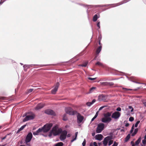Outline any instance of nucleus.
Segmentation results:
<instances>
[{"mask_svg":"<svg viewBox=\"0 0 146 146\" xmlns=\"http://www.w3.org/2000/svg\"><path fill=\"white\" fill-rule=\"evenodd\" d=\"M107 86H113L114 85V83L113 82H107Z\"/></svg>","mask_w":146,"mask_h":146,"instance_id":"58836bf2","label":"nucleus"},{"mask_svg":"<svg viewBox=\"0 0 146 146\" xmlns=\"http://www.w3.org/2000/svg\"><path fill=\"white\" fill-rule=\"evenodd\" d=\"M134 129V125L133 124L132 126L131 129L130 131V133H131L133 132Z\"/></svg>","mask_w":146,"mask_h":146,"instance_id":"f704fd0d","label":"nucleus"},{"mask_svg":"<svg viewBox=\"0 0 146 146\" xmlns=\"http://www.w3.org/2000/svg\"><path fill=\"white\" fill-rule=\"evenodd\" d=\"M35 117V115L32 113L31 115H28V114L27 116H26V117H25L23 119V122H26L29 120H32L34 119Z\"/></svg>","mask_w":146,"mask_h":146,"instance_id":"423d86ee","label":"nucleus"},{"mask_svg":"<svg viewBox=\"0 0 146 146\" xmlns=\"http://www.w3.org/2000/svg\"><path fill=\"white\" fill-rule=\"evenodd\" d=\"M97 117L94 115V116L92 118L91 121H93Z\"/></svg>","mask_w":146,"mask_h":146,"instance_id":"6e6d98bb","label":"nucleus"},{"mask_svg":"<svg viewBox=\"0 0 146 146\" xmlns=\"http://www.w3.org/2000/svg\"><path fill=\"white\" fill-rule=\"evenodd\" d=\"M33 136L32 133L31 132H29L27 135L25 139V143H27L31 141Z\"/></svg>","mask_w":146,"mask_h":146,"instance_id":"0eeeda50","label":"nucleus"},{"mask_svg":"<svg viewBox=\"0 0 146 146\" xmlns=\"http://www.w3.org/2000/svg\"><path fill=\"white\" fill-rule=\"evenodd\" d=\"M105 124L103 123H100L98 125L96 132L97 133H100L104 129Z\"/></svg>","mask_w":146,"mask_h":146,"instance_id":"39448f33","label":"nucleus"},{"mask_svg":"<svg viewBox=\"0 0 146 146\" xmlns=\"http://www.w3.org/2000/svg\"><path fill=\"white\" fill-rule=\"evenodd\" d=\"M73 137L72 139L71 140V142L72 143L73 141H74L76 140V138L74 137V136L72 137Z\"/></svg>","mask_w":146,"mask_h":146,"instance_id":"de8ad7c7","label":"nucleus"},{"mask_svg":"<svg viewBox=\"0 0 146 146\" xmlns=\"http://www.w3.org/2000/svg\"><path fill=\"white\" fill-rule=\"evenodd\" d=\"M110 136H111V137H112V139H113V133H110Z\"/></svg>","mask_w":146,"mask_h":146,"instance_id":"13d9d810","label":"nucleus"},{"mask_svg":"<svg viewBox=\"0 0 146 146\" xmlns=\"http://www.w3.org/2000/svg\"><path fill=\"white\" fill-rule=\"evenodd\" d=\"M62 120L63 121H66L67 120L68 118L66 117V114H64L63 115Z\"/></svg>","mask_w":146,"mask_h":146,"instance_id":"bb28decb","label":"nucleus"},{"mask_svg":"<svg viewBox=\"0 0 146 146\" xmlns=\"http://www.w3.org/2000/svg\"><path fill=\"white\" fill-rule=\"evenodd\" d=\"M131 82H133L137 83V84H144V83H141V82H136V81H133V80L132 81H131Z\"/></svg>","mask_w":146,"mask_h":146,"instance_id":"8fccbe9b","label":"nucleus"},{"mask_svg":"<svg viewBox=\"0 0 146 146\" xmlns=\"http://www.w3.org/2000/svg\"><path fill=\"white\" fill-rule=\"evenodd\" d=\"M138 130V129L137 128H136L135 129L133 133H132L131 134V136H135L137 133Z\"/></svg>","mask_w":146,"mask_h":146,"instance_id":"4be33fe9","label":"nucleus"},{"mask_svg":"<svg viewBox=\"0 0 146 146\" xmlns=\"http://www.w3.org/2000/svg\"><path fill=\"white\" fill-rule=\"evenodd\" d=\"M5 1V0H1L0 2V5H1Z\"/></svg>","mask_w":146,"mask_h":146,"instance_id":"0e129e2a","label":"nucleus"},{"mask_svg":"<svg viewBox=\"0 0 146 146\" xmlns=\"http://www.w3.org/2000/svg\"><path fill=\"white\" fill-rule=\"evenodd\" d=\"M100 15L99 14H95L93 17V21L94 22L96 21L98 19L100 18Z\"/></svg>","mask_w":146,"mask_h":146,"instance_id":"a211bd4d","label":"nucleus"},{"mask_svg":"<svg viewBox=\"0 0 146 146\" xmlns=\"http://www.w3.org/2000/svg\"><path fill=\"white\" fill-rule=\"evenodd\" d=\"M112 137L110 136H107L102 141L104 146H106L108 143V141L112 139Z\"/></svg>","mask_w":146,"mask_h":146,"instance_id":"9d476101","label":"nucleus"},{"mask_svg":"<svg viewBox=\"0 0 146 146\" xmlns=\"http://www.w3.org/2000/svg\"><path fill=\"white\" fill-rule=\"evenodd\" d=\"M88 64V62H86L84 63L83 64H82L80 66L82 67H86Z\"/></svg>","mask_w":146,"mask_h":146,"instance_id":"473e14b6","label":"nucleus"},{"mask_svg":"<svg viewBox=\"0 0 146 146\" xmlns=\"http://www.w3.org/2000/svg\"><path fill=\"white\" fill-rule=\"evenodd\" d=\"M102 49V45H100L97 48L96 51V55H98L101 51Z\"/></svg>","mask_w":146,"mask_h":146,"instance_id":"6ab92c4d","label":"nucleus"},{"mask_svg":"<svg viewBox=\"0 0 146 146\" xmlns=\"http://www.w3.org/2000/svg\"><path fill=\"white\" fill-rule=\"evenodd\" d=\"M99 112V111H97L96 112V114H95V115L96 116V117H97L98 116V114Z\"/></svg>","mask_w":146,"mask_h":146,"instance_id":"052dcab7","label":"nucleus"},{"mask_svg":"<svg viewBox=\"0 0 146 146\" xmlns=\"http://www.w3.org/2000/svg\"><path fill=\"white\" fill-rule=\"evenodd\" d=\"M107 106H102L99 109L98 111H100L101 110H102L103 108L105 107H107Z\"/></svg>","mask_w":146,"mask_h":146,"instance_id":"c03bdc74","label":"nucleus"},{"mask_svg":"<svg viewBox=\"0 0 146 146\" xmlns=\"http://www.w3.org/2000/svg\"><path fill=\"white\" fill-rule=\"evenodd\" d=\"M106 99V96L102 94L100 95L98 97V100L99 101L105 100Z\"/></svg>","mask_w":146,"mask_h":146,"instance_id":"4468645a","label":"nucleus"},{"mask_svg":"<svg viewBox=\"0 0 146 146\" xmlns=\"http://www.w3.org/2000/svg\"><path fill=\"white\" fill-rule=\"evenodd\" d=\"M78 134V132H76L75 133V136L74 137H75L77 138V136Z\"/></svg>","mask_w":146,"mask_h":146,"instance_id":"69168bd1","label":"nucleus"},{"mask_svg":"<svg viewBox=\"0 0 146 146\" xmlns=\"http://www.w3.org/2000/svg\"><path fill=\"white\" fill-rule=\"evenodd\" d=\"M66 113L70 115H74L77 113V111L73 110L70 107L66 108L65 109Z\"/></svg>","mask_w":146,"mask_h":146,"instance_id":"7ed1b4c3","label":"nucleus"},{"mask_svg":"<svg viewBox=\"0 0 146 146\" xmlns=\"http://www.w3.org/2000/svg\"><path fill=\"white\" fill-rule=\"evenodd\" d=\"M63 143L62 142H60L54 145V146H63Z\"/></svg>","mask_w":146,"mask_h":146,"instance_id":"393cba45","label":"nucleus"},{"mask_svg":"<svg viewBox=\"0 0 146 146\" xmlns=\"http://www.w3.org/2000/svg\"><path fill=\"white\" fill-rule=\"evenodd\" d=\"M142 143L143 145H145L146 144V140L144 139L142 140Z\"/></svg>","mask_w":146,"mask_h":146,"instance_id":"09e8293b","label":"nucleus"},{"mask_svg":"<svg viewBox=\"0 0 146 146\" xmlns=\"http://www.w3.org/2000/svg\"><path fill=\"white\" fill-rule=\"evenodd\" d=\"M118 145L117 143L115 141H114L113 144V146H117Z\"/></svg>","mask_w":146,"mask_h":146,"instance_id":"5fc2aeb1","label":"nucleus"},{"mask_svg":"<svg viewBox=\"0 0 146 146\" xmlns=\"http://www.w3.org/2000/svg\"><path fill=\"white\" fill-rule=\"evenodd\" d=\"M86 144V140L85 139H84V141L82 143V146H85Z\"/></svg>","mask_w":146,"mask_h":146,"instance_id":"a18cd8bd","label":"nucleus"},{"mask_svg":"<svg viewBox=\"0 0 146 146\" xmlns=\"http://www.w3.org/2000/svg\"><path fill=\"white\" fill-rule=\"evenodd\" d=\"M23 68H24V69L25 71H26L27 69L25 70V69L26 68H29V66L28 64H25L23 66Z\"/></svg>","mask_w":146,"mask_h":146,"instance_id":"c85d7f7f","label":"nucleus"},{"mask_svg":"<svg viewBox=\"0 0 146 146\" xmlns=\"http://www.w3.org/2000/svg\"><path fill=\"white\" fill-rule=\"evenodd\" d=\"M96 88V87H92L90 89L89 93H92L93 91Z\"/></svg>","mask_w":146,"mask_h":146,"instance_id":"7c9ffc66","label":"nucleus"},{"mask_svg":"<svg viewBox=\"0 0 146 146\" xmlns=\"http://www.w3.org/2000/svg\"><path fill=\"white\" fill-rule=\"evenodd\" d=\"M42 131H43V130L42 128H39L36 131L33 133V135H38L39 134V133Z\"/></svg>","mask_w":146,"mask_h":146,"instance_id":"f3484780","label":"nucleus"},{"mask_svg":"<svg viewBox=\"0 0 146 146\" xmlns=\"http://www.w3.org/2000/svg\"><path fill=\"white\" fill-rule=\"evenodd\" d=\"M93 145L94 146H98L97 143L95 142L93 143Z\"/></svg>","mask_w":146,"mask_h":146,"instance_id":"680f3d73","label":"nucleus"},{"mask_svg":"<svg viewBox=\"0 0 146 146\" xmlns=\"http://www.w3.org/2000/svg\"><path fill=\"white\" fill-rule=\"evenodd\" d=\"M30 112H26V113H25L23 116V117H26V116H27V115L28 114H30Z\"/></svg>","mask_w":146,"mask_h":146,"instance_id":"603ef678","label":"nucleus"},{"mask_svg":"<svg viewBox=\"0 0 146 146\" xmlns=\"http://www.w3.org/2000/svg\"><path fill=\"white\" fill-rule=\"evenodd\" d=\"M113 141L111 140L108 141V145L109 146L111 145L113 143Z\"/></svg>","mask_w":146,"mask_h":146,"instance_id":"c9c22d12","label":"nucleus"},{"mask_svg":"<svg viewBox=\"0 0 146 146\" xmlns=\"http://www.w3.org/2000/svg\"><path fill=\"white\" fill-rule=\"evenodd\" d=\"M140 122V121L138 120V121H137L136 122V123H135V125H134V126H135V127H137L138 126V124Z\"/></svg>","mask_w":146,"mask_h":146,"instance_id":"e433bc0d","label":"nucleus"},{"mask_svg":"<svg viewBox=\"0 0 146 146\" xmlns=\"http://www.w3.org/2000/svg\"><path fill=\"white\" fill-rule=\"evenodd\" d=\"M141 140V137H139L137 140L135 142V145H138L140 142Z\"/></svg>","mask_w":146,"mask_h":146,"instance_id":"5701e85b","label":"nucleus"},{"mask_svg":"<svg viewBox=\"0 0 146 146\" xmlns=\"http://www.w3.org/2000/svg\"><path fill=\"white\" fill-rule=\"evenodd\" d=\"M111 112H108L103 113V117L101 118V121L104 123H108L112 120Z\"/></svg>","mask_w":146,"mask_h":146,"instance_id":"f03ea898","label":"nucleus"},{"mask_svg":"<svg viewBox=\"0 0 146 146\" xmlns=\"http://www.w3.org/2000/svg\"><path fill=\"white\" fill-rule=\"evenodd\" d=\"M103 136L102 134H98L96 135L95 137V138L96 140L101 141L102 139Z\"/></svg>","mask_w":146,"mask_h":146,"instance_id":"dca6fc26","label":"nucleus"},{"mask_svg":"<svg viewBox=\"0 0 146 146\" xmlns=\"http://www.w3.org/2000/svg\"><path fill=\"white\" fill-rule=\"evenodd\" d=\"M59 85V82H57L56 83L54 88L51 90V92L52 94H56V92L58 89Z\"/></svg>","mask_w":146,"mask_h":146,"instance_id":"f8f14e48","label":"nucleus"},{"mask_svg":"<svg viewBox=\"0 0 146 146\" xmlns=\"http://www.w3.org/2000/svg\"><path fill=\"white\" fill-rule=\"evenodd\" d=\"M129 125V124L128 123H127L125 124V127H128Z\"/></svg>","mask_w":146,"mask_h":146,"instance_id":"774afa93","label":"nucleus"},{"mask_svg":"<svg viewBox=\"0 0 146 146\" xmlns=\"http://www.w3.org/2000/svg\"><path fill=\"white\" fill-rule=\"evenodd\" d=\"M61 134L66 137L67 134V131L66 130H64L61 133Z\"/></svg>","mask_w":146,"mask_h":146,"instance_id":"cd10ccee","label":"nucleus"},{"mask_svg":"<svg viewBox=\"0 0 146 146\" xmlns=\"http://www.w3.org/2000/svg\"><path fill=\"white\" fill-rule=\"evenodd\" d=\"M130 0H124L123 1L121 2H120L119 3H118L116 4H109L107 5H87L86 4H82L81 3H78V4L81 6H83L84 7L87 9L86 11V12L87 13L88 15V9L90 8H91V7H108L109 5H114L113 7H116L118 5H121L123 3H125L127 2H128L130 1Z\"/></svg>","mask_w":146,"mask_h":146,"instance_id":"f257e3e1","label":"nucleus"},{"mask_svg":"<svg viewBox=\"0 0 146 146\" xmlns=\"http://www.w3.org/2000/svg\"><path fill=\"white\" fill-rule=\"evenodd\" d=\"M97 27H98V29H100V22L98 21L97 23Z\"/></svg>","mask_w":146,"mask_h":146,"instance_id":"a19ab883","label":"nucleus"},{"mask_svg":"<svg viewBox=\"0 0 146 146\" xmlns=\"http://www.w3.org/2000/svg\"><path fill=\"white\" fill-rule=\"evenodd\" d=\"M86 105L87 106L90 107L92 105V104L91 103V102H88L86 103Z\"/></svg>","mask_w":146,"mask_h":146,"instance_id":"ea45409f","label":"nucleus"},{"mask_svg":"<svg viewBox=\"0 0 146 146\" xmlns=\"http://www.w3.org/2000/svg\"><path fill=\"white\" fill-rule=\"evenodd\" d=\"M96 65L99 66H103V64L102 63L98 61L96 63Z\"/></svg>","mask_w":146,"mask_h":146,"instance_id":"c756f323","label":"nucleus"},{"mask_svg":"<svg viewBox=\"0 0 146 146\" xmlns=\"http://www.w3.org/2000/svg\"><path fill=\"white\" fill-rule=\"evenodd\" d=\"M43 104L40 103L38 104L35 108V110L36 111L38 110L43 108L44 107Z\"/></svg>","mask_w":146,"mask_h":146,"instance_id":"2eb2a0df","label":"nucleus"},{"mask_svg":"<svg viewBox=\"0 0 146 146\" xmlns=\"http://www.w3.org/2000/svg\"><path fill=\"white\" fill-rule=\"evenodd\" d=\"M96 101V100L95 99H94L92 100V102H91V103L92 104H93Z\"/></svg>","mask_w":146,"mask_h":146,"instance_id":"4d7b16f0","label":"nucleus"},{"mask_svg":"<svg viewBox=\"0 0 146 146\" xmlns=\"http://www.w3.org/2000/svg\"><path fill=\"white\" fill-rule=\"evenodd\" d=\"M121 113L118 111H115L111 115V117L115 119H118L121 115Z\"/></svg>","mask_w":146,"mask_h":146,"instance_id":"6e6552de","label":"nucleus"},{"mask_svg":"<svg viewBox=\"0 0 146 146\" xmlns=\"http://www.w3.org/2000/svg\"><path fill=\"white\" fill-rule=\"evenodd\" d=\"M116 110L118 111H120L121 110V108L120 107H118L116 109Z\"/></svg>","mask_w":146,"mask_h":146,"instance_id":"3c124183","label":"nucleus"},{"mask_svg":"<svg viewBox=\"0 0 146 146\" xmlns=\"http://www.w3.org/2000/svg\"><path fill=\"white\" fill-rule=\"evenodd\" d=\"M126 76V78L128 79L131 81L133 79L134 77H131L130 78H129V77H128L127 76L125 75Z\"/></svg>","mask_w":146,"mask_h":146,"instance_id":"2f4dec72","label":"nucleus"},{"mask_svg":"<svg viewBox=\"0 0 146 146\" xmlns=\"http://www.w3.org/2000/svg\"><path fill=\"white\" fill-rule=\"evenodd\" d=\"M66 137L62 134H61L60 137V139L61 141H62L64 140L66 138Z\"/></svg>","mask_w":146,"mask_h":146,"instance_id":"412c9836","label":"nucleus"},{"mask_svg":"<svg viewBox=\"0 0 146 146\" xmlns=\"http://www.w3.org/2000/svg\"><path fill=\"white\" fill-rule=\"evenodd\" d=\"M36 66H38L40 65L41 66V67H44V66H48L50 65V64H42V65H39V64H36Z\"/></svg>","mask_w":146,"mask_h":146,"instance_id":"4c0bfd02","label":"nucleus"},{"mask_svg":"<svg viewBox=\"0 0 146 146\" xmlns=\"http://www.w3.org/2000/svg\"><path fill=\"white\" fill-rule=\"evenodd\" d=\"M128 108L129 109H131V112H133V111L134 109L131 106H128Z\"/></svg>","mask_w":146,"mask_h":146,"instance_id":"37998d69","label":"nucleus"},{"mask_svg":"<svg viewBox=\"0 0 146 146\" xmlns=\"http://www.w3.org/2000/svg\"><path fill=\"white\" fill-rule=\"evenodd\" d=\"M44 113L48 115L55 116L56 114L55 112L52 110L50 109H48L44 111Z\"/></svg>","mask_w":146,"mask_h":146,"instance_id":"1a4fd4ad","label":"nucleus"},{"mask_svg":"<svg viewBox=\"0 0 146 146\" xmlns=\"http://www.w3.org/2000/svg\"><path fill=\"white\" fill-rule=\"evenodd\" d=\"M76 114H77V122L78 123H80L82 122L84 119V117L83 116L81 115L80 113H78V112Z\"/></svg>","mask_w":146,"mask_h":146,"instance_id":"9b49d317","label":"nucleus"},{"mask_svg":"<svg viewBox=\"0 0 146 146\" xmlns=\"http://www.w3.org/2000/svg\"><path fill=\"white\" fill-rule=\"evenodd\" d=\"M122 89L123 90H125V91H128V88H123Z\"/></svg>","mask_w":146,"mask_h":146,"instance_id":"e2e57ef3","label":"nucleus"},{"mask_svg":"<svg viewBox=\"0 0 146 146\" xmlns=\"http://www.w3.org/2000/svg\"><path fill=\"white\" fill-rule=\"evenodd\" d=\"M55 129L54 128L53 130L54 132L53 133V135L55 136L59 135L62 131V129H61L57 130H55Z\"/></svg>","mask_w":146,"mask_h":146,"instance_id":"ddd939ff","label":"nucleus"},{"mask_svg":"<svg viewBox=\"0 0 146 146\" xmlns=\"http://www.w3.org/2000/svg\"><path fill=\"white\" fill-rule=\"evenodd\" d=\"M96 78H92L91 77H88V78L89 80H94L96 79Z\"/></svg>","mask_w":146,"mask_h":146,"instance_id":"864d4df0","label":"nucleus"},{"mask_svg":"<svg viewBox=\"0 0 146 146\" xmlns=\"http://www.w3.org/2000/svg\"><path fill=\"white\" fill-rule=\"evenodd\" d=\"M143 104L144 105V106L146 107V102H143Z\"/></svg>","mask_w":146,"mask_h":146,"instance_id":"338daca9","label":"nucleus"},{"mask_svg":"<svg viewBox=\"0 0 146 146\" xmlns=\"http://www.w3.org/2000/svg\"><path fill=\"white\" fill-rule=\"evenodd\" d=\"M26 126V125H24L21 126V127L17 130V133H19L21 131L23 130Z\"/></svg>","mask_w":146,"mask_h":146,"instance_id":"aec40b11","label":"nucleus"},{"mask_svg":"<svg viewBox=\"0 0 146 146\" xmlns=\"http://www.w3.org/2000/svg\"><path fill=\"white\" fill-rule=\"evenodd\" d=\"M100 83L101 85L104 86H107V82H101Z\"/></svg>","mask_w":146,"mask_h":146,"instance_id":"72a5a7b5","label":"nucleus"},{"mask_svg":"<svg viewBox=\"0 0 146 146\" xmlns=\"http://www.w3.org/2000/svg\"><path fill=\"white\" fill-rule=\"evenodd\" d=\"M53 125L52 123H47L44 125L42 128L44 133H46L48 132L50 129Z\"/></svg>","mask_w":146,"mask_h":146,"instance_id":"20e7f679","label":"nucleus"},{"mask_svg":"<svg viewBox=\"0 0 146 146\" xmlns=\"http://www.w3.org/2000/svg\"><path fill=\"white\" fill-rule=\"evenodd\" d=\"M130 137V134H129L127 135L126 136V137L125 138V142H127L129 139Z\"/></svg>","mask_w":146,"mask_h":146,"instance_id":"b1692460","label":"nucleus"},{"mask_svg":"<svg viewBox=\"0 0 146 146\" xmlns=\"http://www.w3.org/2000/svg\"><path fill=\"white\" fill-rule=\"evenodd\" d=\"M134 120V118L132 117H130L129 118V121L131 122L133 121Z\"/></svg>","mask_w":146,"mask_h":146,"instance_id":"79ce46f5","label":"nucleus"},{"mask_svg":"<svg viewBox=\"0 0 146 146\" xmlns=\"http://www.w3.org/2000/svg\"><path fill=\"white\" fill-rule=\"evenodd\" d=\"M34 89H29L27 90V93L28 94L30 93L31 92L33 91V90Z\"/></svg>","mask_w":146,"mask_h":146,"instance_id":"49530a36","label":"nucleus"},{"mask_svg":"<svg viewBox=\"0 0 146 146\" xmlns=\"http://www.w3.org/2000/svg\"><path fill=\"white\" fill-rule=\"evenodd\" d=\"M54 129V127H53L52 130L50 131V133H49L48 136L49 137H51L52 136V134H53V133L54 132V131H53Z\"/></svg>","mask_w":146,"mask_h":146,"instance_id":"a878e982","label":"nucleus"},{"mask_svg":"<svg viewBox=\"0 0 146 146\" xmlns=\"http://www.w3.org/2000/svg\"><path fill=\"white\" fill-rule=\"evenodd\" d=\"M102 36L101 35H100L99 36V37H98V38H99V40H100V41H101V40H102Z\"/></svg>","mask_w":146,"mask_h":146,"instance_id":"bf43d9fd","label":"nucleus"}]
</instances>
